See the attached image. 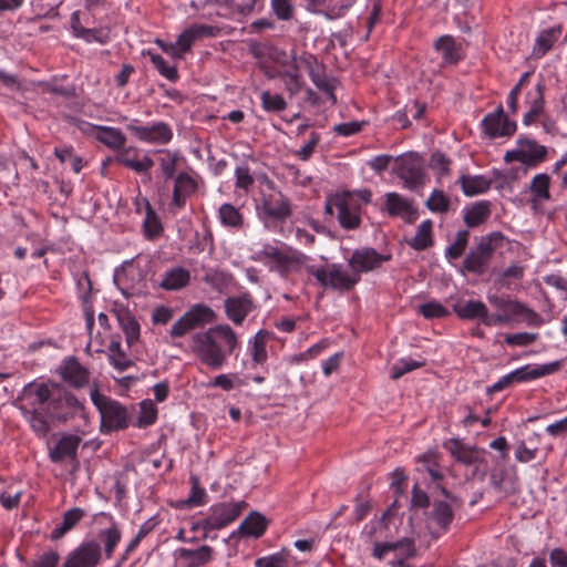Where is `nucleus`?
<instances>
[{
	"label": "nucleus",
	"instance_id": "obj_20",
	"mask_svg": "<svg viewBox=\"0 0 567 567\" xmlns=\"http://www.w3.org/2000/svg\"><path fill=\"white\" fill-rule=\"evenodd\" d=\"M443 65H455L465 56L464 45L451 35H442L434 43Z\"/></svg>",
	"mask_w": 567,
	"mask_h": 567
},
{
	"label": "nucleus",
	"instance_id": "obj_11",
	"mask_svg": "<svg viewBox=\"0 0 567 567\" xmlns=\"http://www.w3.org/2000/svg\"><path fill=\"white\" fill-rule=\"evenodd\" d=\"M454 518V512L447 499L434 501L426 513V528L432 537L437 538L447 530Z\"/></svg>",
	"mask_w": 567,
	"mask_h": 567
},
{
	"label": "nucleus",
	"instance_id": "obj_64",
	"mask_svg": "<svg viewBox=\"0 0 567 567\" xmlns=\"http://www.w3.org/2000/svg\"><path fill=\"white\" fill-rule=\"evenodd\" d=\"M257 567H287L288 560L287 555L280 553L270 555L267 557H261L256 560Z\"/></svg>",
	"mask_w": 567,
	"mask_h": 567
},
{
	"label": "nucleus",
	"instance_id": "obj_17",
	"mask_svg": "<svg viewBox=\"0 0 567 567\" xmlns=\"http://www.w3.org/2000/svg\"><path fill=\"white\" fill-rule=\"evenodd\" d=\"M389 256L377 252L373 248L357 249L349 259V266L353 274L360 276L361 272H368L379 268L384 261L389 260Z\"/></svg>",
	"mask_w": 567,
	"mask_h": 567
},
{
	"label": "nucleus",
	"instance_id": "obj_26",
	"mask_svg": "<svg viewBox=\"0 0 567 567\" xmlns=\"http://www.w3.org/2000/svg\"><path fill=\"white\" fill-rule=\"evenodd\" d=\"M561 367V361H553L545 364H526L513 370L516 382H527L536 380L557 372Z\"/></svg>",
	"mask_w": 567,
	"mask_h": 567
},
{
	"label": "nucleus",
	"instance_id": "obj_60",
	"mask_svg": "<svg viewBox=\"0 0 567 567\" xmlns=\"http://www.w3.org/2000/svg\"><path fill=\"white\" fill-rule=\"evenodd\" d=\"M419 311L426 319L444 318L450 315L449 310L437 301L421 305Z\"/></svg>",
	"mask_w": 567,
	"mask_h": 567
},
{
	"label": "nucleus",
	"instance_id": "obj_3",
	"mask_svg": "<svg viewBox=\"0 0 567 567\" xmlns=\"http://www.w3.org/2000/svg\"><path fill=\"white\" fill-rule=\"evenodd\" d=\"M254 259L268 265L270 269H275L284 276L300 269L308 258L287 246L266 243L255 250Z\"/></svg>",
	"mask_w": 567,
	"mask_h": 567
},
{
	"label": "nucleus",
	"instance_id": "obj_30",
	"mask_svg": "<svg viewBox=\"0 0 567 567\" xmlns=\"http://www.w3.org/2000/svg\"><path fill=\"white\" fill-rule=\"evenodd\" d=\"M388 517L389 513L385 512L381 517L371 519L364 525L361 538L369 544L388 539L390 537V528L386 523Z\"/></svg>",
	"mask_w": 567,
	"mask_h": 567
},
{
	"label": "nucleus",
	"instance_id": "obj_44",
	"mask_svg": "<svg viewBox=\"0 0 567 567\" xmlns=\"http://www.w3.org/2000/svg\"><path fill=\"white\" fill-rule=\"evenodd\" d=\"M109 361L121 372L127 370L133 364V361L122 349L121 342L117 340H112L109 344Z\"/></svg>",
	"mask_w": 567,
	"mask_h": 567
},
{
	"label": "nucleus",
	"instance_id": "obj_59",
	"mask_svg": "<svg viewBox=\"0 0 567 567\" xmlns=\"http://www.w3.org/2000/svg\"><path fill=\"white\" fill-rule=\"evenodd\" d=\"M75 37L85 40L86 42H99L105 43L107 41V35L102 30L97 29H86L83 27L72 25Z\"/></svg>",
	"mask_w": 567,
	"mask_h": 567
},
{
	"label": "nucleus",
	"instance_id": "obj_36",
	"mask_svg": "<svg viewBox=\"0 0 567 567\" xmlns=\"http://www.w3.org/2000/svg\"><path fill=\"white\" fill-rule=\"evenodd\" d=\"M23 414L32 430L39 436H45L50 430L49 420L50 417L45 414L44 410L40 406H30L24 409Z\"/></svg>",
	"mask_w": 567,
	"mask_h": 567
},
{
	"label": "nucleus",
	"instance_id": "obj_16",
	"mask_svg": "<svg viewBox=\"0 0 567 567\" xmlns=\"http://www.w3.org/2000/svg\"><path fill=\"white\" fill-rule=\"evenodd\" d=\"M483 132L491 138L511 136L516 131V123L511 121L499 107L487 114L482 121Z\"/></svg>",
	"mask_w": 567,
	"mask_h": 567
},
{
	"label": "nucleus",
	"instance_id": "obj_49",
	"mask_svg": "<svg viewBox=\"0 0 567 567\" xmlns=\"http://www.w3.org/2000/svg\"><path fill=\"white\" fill-rule=\"evenodd\" d=\"M158 164L166 178H172L176 172L179 153L171 150H159Z\"/></svg>",
	"mask_w": 567,
	"mask_h": 567
},
{
	"label": "nucleus",
	"instance_id": "obj_42",
	"mask_svg": "<svg viewBox=\"0 0 567 567\" xmlns=\"http://www.w3.org/2000/svg\"><path fill=\"white\" fill-rule=\"evenodd\" d=\"M491 215L488 202H478L465 210L464 221L468 227L483 224Z\"/></svg>",
	"mask_w": 567,
	"mask_h": 567
},
{
	"label": "nucleus",
	"instance_id": "obj_24",
	"mask_svg": "<svg viewBox=\"0 0 567 567\" xmlns=\"http://www.w3.org/2000/svg\"><path fill=\"white\" fill-rule=\"evenodd\" d=\"M252 308V299L248 295L233 296L225 300L226 316L236 326L243 324Z\"/></svg>",
	"mask_w": 567,
	"mask_h": 567
},
{
	"label": "nucleus",
	"instance_id": "obj_54",
	"mask_svg": "<svg viewBox=\"0 0 567 567\" xmlns=\"http://www.w3.org/2000/svg\"><path fill=\"white\" fill-rule=\"evenodd\" d=\"M467 230H461L456 234L453 244H451L445 250V256L450 261L455 260L463 255L467 245Z\"/></svg>",
	"mask_w": 567,
	"mask_h": 567
},
{
	"label": "nucleus",
	"instance_id": "obj_61",
	"mask_svg": "<svg viewBox=\"0 0 567 567\" xmlns=\"http://www.w3.org/2000/svg\"><path fill=\"white\" fill-rule=\"evenodd\" d=\"M238 377L234 373H223L216 375L208 384V388H220L224 391H231L239 385Z\"/></svg>",
	"mask_w": 567,
	"mask_h": 567
},
{
	"label": "nucleus",
	"instance_id": "obj_15",
	"mask_svg": "<svg viewBox=\"0 0 567 567\" xmlns=\"http://www.w3.org/2000/svg\"><path fill=\"white\" fill-rule=\"evenodd\" d=\"M453 311L456 316L464 320H476L478 319L483 324L487 327H495V323L502 320L497 317H489L486 305L480 300H465L458 301L453 306Z\"/></svg>",
	"mask_w": 567,
	"mask_h": 567
},
{
	"label": "nucleus",
	"instance_id": "obj_19",
	"mask_svg": "<svg viewBox=\"0 0 567 567\" xmlns=\"http://www.w3.org/2000/svg\"><path fill=\"white\" fill-rule=\"evenodd\" d=\"M100 558V545L95 542H87L73 550L63 567H95Z\"/></svg>",
	"mask_w": 567,
	"mask_h": 567
},
{
	"label": "nucleus",
	"instance_id": "obj_32",
	"mask_svg": "<svg viewBox=\"0 0 567 567\" xmlns=\"http://www.w3.org/2000/svg\"><path fill=\"white\" fill-rule=\"evenodd\" d=\"M302 61L307 66L312 83L317 86L318 90L329 94L332 102L336 103L337 100L332 93L334 86L332 82L321 73V66L317 60L313 56H308Z\"/></svg>",
	"mask_w": 567,
	"mask_h": 567
},
{
	"label": "nucleus",
	"instance_id": "obj_38",
	"mask_svg": "<svg viewBox=\"0 0 567 567\" xmlns=\"http://www.w3.org/2000/svg\"><path fill=\"white\" fill-rule=\"evenodd\" d=\"M95 137L110 148L120 151L126 143L125 135L116 127L96 126Z\"/></svg>",
	"mask_w": 567,
	"mask_h": 567
},
{
	"label": "nucleus",
	"instance_id": "obj_18",
	"mask_svg": "<svg viewBox=\"0 0 567 567\" xmlns=\"http://www.w3.org/2000/svg\"><path fill=\"white\" fill-rule=\"evenodd\" d=\"M115 161L137 174L147 173L154 166L153 158L147 154H142V152L134 146H123L117 152Z\"/></svg>",
	"mask_w": 567,
	"mask_h": 567
},
{
	"label": "nucleus",
	"instance_id": "obj_47",
	"mask_svg": "<svg viewBox=\"0 0 567 567\" xmlns=\"http://www.w3.org/2000/svg\"><path fill=\"white\" fill-rule=\"evenodd\" d=\"M248 352L256 364H264L267 361V349L262 331H258L255 337L248 341Z\"/></svg>",
	"mask_w": 567,
	"mask_h": 567
},
{
	"label": "nucleus",
	"instance_id": "obj_6",
	"mask_svg": "<svg viewBox=\"0 0 567 567\" xmlns=\"http://www.w3.org/2000/svg\"><path fill=\"white\" fill-rule=\"evenodd\" d=\"M91 399L100 412L105 431H116L128 425V414L122 404L101 395L97 390L91 391Z\"/></svg>",
	"mask_w": 567,
	"mask_h": 567
},
{
	"label": "nucleus",
	"instance_id": "obj_51",
	"mask_svg": "<svg viewBox=\"0 0 567 567\" xmlns=\"http://www.w3.org/2000/svg\"><path fill=\"white\" fill-rule=\"evenodd\" d=\"M99 537L104 545L105 556L110 558L121 540L120 529L115 525H112L110 528L101 530Z\"/></svg>",
	"mask_w": 567,
	"mask_h": 567
},
{
	"label": "nucleus",
	"instance_id": "obj_35",
	"mask_svg": "<svg viewBox=\"0 0 567 567\" xmlns=\"http://www.w3.org/2000/svg\"><path fill=\"white\" fill-rule=\"evenodd\" d=\"M189 271L183 267H174L165 271L161 287L165 290H178L188 285Z\"/></svg>",
	"mask_w": 567,
	"mask_h": 567
},
{
	"label": "nucleus",
	"instance_id": "obj_56",
	"mask_svg": "<svg viewBox=\"0 0 567 567\" xmlns=\"http://www.w3.org/2000/svg\"><path fill=\"white\" fill-rule=\"evenodd\" d=\"M151 61L162 76L169 81L177 80L178 72L176 66L168 64L162 55L151 53Z\"/></svg>",
	"mask_w": 567,
	"mask_h": 567
},
{
	"label": "nucleus",
	"instance_id": "obj_43",
	"mask_svg": "<svg viewBox=\"0 0 567 567\" xmlns=\"http://www.w3.org/2000/svg\"><path fill=\"white\" fill-rule=\"evenodd\" d=\"M385 206L390 215L410 216L413 213L411 203L396 193H388L385 196Z\"/></svg>",
	"mask_w": 567,
	"mask_h": 567
},
{
	"label": "nucleus",
	"instance_id": "obj_10",
	"mask_svg": "<svg viewBox=\"0 0 567 567\" xmlns=\"http://www.w3.org/2000/svg\"><path fill=\"white\" fill-rule=\"evenodd\" d=\"M395 163V173L404 182L405 187L414 189L424 184L425 173L421 156L411 153L396 157Z\"/></svg>",
	"mask_w": 567,
	"mask_h": 567
},
{
	"label": "nucleus",
	"instance_id": "obj_1",
	"mask_svg": "<svg viewBox=\"0 0 567 567\" xmlns=\"http://www.w3.org/2000/svg\"><path fill=\"white\" fill-rule=\"evenodd\" d=\"M239 346L237 333L226 323L197 331L192 334L189 341L190 353L210 371L221 370Z\"/></svg>",
	"mask_w": 567,
	"mask_h": 567
},
{
	"label": "nucleus",
	"instance_id": "obj_58",
	"mask_svg": "<svg viewBox=\"0 0 567 567\" xmlns=\"http://www.w3.org/2000/svg\"><path fill=\"white\" fill-rule=\"evenodd\" d=\"M235 186L236 188L243 189L248 193L254 185V177L250 173L248 165L243 164L235 169Z\"/></svg>",
	"mask_w": 567,
	"mask_h": 567
},
{
	"label": "nucleus",
	"instance_id": "obj_48",
	"mask_svg": "<svg viewBox=\"0 0 567 567\" xmlns=\"http://www.w3.org/2000/svg\"><path fill=\"white\" fill-rule=\"evenodd\" d=\"M121 328L125 334L128 347H132L140 339V323L130 313L123 315L118 318Z\"/></svg>",
	"mask_w": 567,
	"mask_h": 567
},
{
	"label": "nucleus",
	"instance_id": "obj_8",
	"mask_svg": "<svg viewBox=\"0 0 567 567\" xmlns=\"http://www.w3.org/2000/svg\"><path fill=\"white\" fill-rule=\"evenodd\" d=\"M268 193L261 194V212L272 220L284 221L291 216V205L289 199L275 187L274 182L266 179Z\"/></svg>",
	"mask_w": 567,
	"mask_h": 567
},
{
	"label": "nucleus",
	"instance_id": "obj_46",
	"mask_svg": "<svg viewBox=\"0 0 567 567\" xmlns=\"http://www.w3.org/2000/svg\"><path fill=\"white\" fill-rule=\"evenodd\" d=\"M431 231H432L431 220H429V219L423 220L419 225L416 234L412 238L408 239V244L416 250L426 249L432 244Z\"/></svg>",
	"mask_w": 567,
	"mask_h": 567
},
{
	"label": "nucleus",
	"instance_id": "obj_62",
	"mask_svg": "<svg viewBox=\"0 0 567 567\" xmlns=\"http://www.w3.org/2000/svg\"><path fill=\"white\" fill-rule=\"evenodd\" d=\"M450 200L442 190H433L426 202L427 208L433 213H445L449 209Z\"/></svg>",
	"mask_w": 567,
	"mask_h": 567
},
{
	"label": "nucleus",
	"instance_id": "obj_37",
	"mask_svg": "<svg viewBox=\"0 0 567 567\" xmlns=\"http://www.w3.org/2000/svg\"><path fill=\"white\" fill-rule=\"evenodd\" d=\"M266 527V518L259 513H251L241 522L236 533L257 538L265 533Z\"/></svg>",
	"mask_w": 567,
	"mask_h": 567
},
{
	"label": "nucleus",
	"instance_id": "obj_40",
	"mask_svg": "<svg viewBox=\"0 0 567 567\" xmlns=\"http://www.w3.org/2000/svg\"><path fill=\"white\" fill-rule=\"evenodd\" d=\"M559 34L560 27L543 30L535 41L533 55L535 58H543L551 49Z\"/></svg>",
	"mask_w": 567,
	"mask_h": 567
},
{
	"label": "nucleus",
	"instance_id": "obj_9",
	"mask_svg": "<svg viewBox=\"0 0 567 567\" xmlns=\"http://www.w3.org/2000/svg\"><path fill=\"white\" fill-rule=\"evenodd\" d=\"M126 127L136 138L153 145H166L174 135L171 125L162 121L142 125L137 118H133Z\"/></svg>",
	"mask_w": 567,
	"mask_h": 567
},
{
	"label": "nucleus",
	"instance_id": "obj_2",
	"mask_svg": "<svg viewBox=\"0 0 567 567\" xmlns=\"http://www.w3.org/2000/svg\"><path fill=\"white\" fill-rule=\"evenodd\" d=\"M24 399L30 406H40L55 421L68 420L81 408L78 399L56 383H29Z\"/></svg>",
	"mask_w": 567,
	"mask_h": 567
},
{
	"label": "nucleus",
	"instance_id": "obj_57",
	"mask_svg": "<svg viewBox=\"0 0 567 567\" xmlns=\"http://www.w3.org/2000/svg\"><path fill=\"white\" fill-rule=\"evenodd\" d=\"M157 417V408L151 400H144L140 403V416L137 419L138 426H147L153 424Z\"/></svg>",
	"mask_w": 567,
	"mask_h": 567
},
{
	"label": "nucleus",
	"instance_id": "obj_14",
	"mask_svg": "<svg viewBox=\"0 0 567 567\" xmlns=\"http://www.w3.org/2000/svg\"><path fill=\"white\" fill-rule=\"evenodd\" d=\"M487 300L489 305L497 310L495 313H489V317H497L502 319L495 323V327L507 324L515 318L532 312L523 303L496 295H488Z\"/></svg>",
	"mask_w": 567,
	"mask_h": 567
},
{
	"label": "nucleus",
	"instance_id": "obj_41",
	"mask_svg": "<svg viewBox=\"0 0 567 567\" xmlns=\"http://www.w3.org/2000/svg\"><path fill=\"white\" fill-rule=\"evenodd\" d=\"M83 516L84 511L79 507L66 511L63 515L62 522L52 530V539H59L63 537L69 530L76 526Z\"/></svg>",
	"mask_w": 567,
	"mask_h": 567
},
{
	"label": "nucleus",
	"instance_id": "obj_27",
	"mask_svg": "<svg viewBox=\"0 0 567 567\" xmlns=\"http://www.w3.org/2000/svg\"><path fill=\"white\" fill-rule=\"evenodd\" d=\"M444 447L456 461L465 465L476 464L482 460V453L477 449L466 445L457 439L449 440L444 443Z\"/></svg>",
	"mask_w": 567,
	"mask_h": 567
},
{
	"label": "nucleus",
	"instance_id": "obj_5",
	"mask_svg": "<svg viewBox=\"0 0 567 567\" xmlns=\"http://www.w3.org/2000/svg\"><path fill=\"white\" fill-rule=\"evenodd\" d=\"M306 270L323 289L349 291L360 281L358 274L347 271L339 264H326L320 267L307 265Z\"/></svg>",
	"mask_w": 567,
	"mask_h": 567
},
{
	"label": "nucleus",
	"instance_id": "obj_55",
	"mask_svg": "<svg viewBox=\"0 0 567 567\" xmlns=\"http://www.w3.org/2000/svg\"><path fill=\"white\" fill-rule=\"evenodd\" d=\"M429 167L437 175V179L450 174L451 159L441 152L432 153Z\"/></svg>",
	"mask_w": 567,
	"mask_h": 567
},
{
	"label": "nucleus",
	"instance_id": "obj_50",
	"mask_svg": "<svg viewBox=\"0 0 567 567\" xmlns=\"http://www.w3.org/2000/svg\"><path fill=\"white\" fill-rule=\"evenodd\" d=\"M261 106L266 112L278 113L287 109V102L282 95L262 91L260 93Z\"/></svg>",
	"mask_w": 567,
	"mask_h": 567
},
{
	"label": "nucleus",
	"instance_id": "obj_21",
	"mask_svg": "<svg viewBox=\"0 0 567 567\" xmlns=\"http://www.w3.org/2000/svg\"><path fill=\"white\" fill-rule=\"evenodd\" d=\"M80 437L76 435L62 436L54 447L49 452V457L53 463H62L65 460H71L74 468L79 465L78 449L80 445Z\"/></svg>",
	"mask_w": 567,
	"mask_h": 567
},
{
	"label": "nucleus",
	"instance_id": "obj_13",
	"mask_svg": "<svg viewBox=\"0 0 567 567\" xmlns=\"http://www.w3.org/2000/svg\"><path fill=\"white\" fill-rule=\"evenodd\" d=\"M495 234L482 237L480 243L473 248L465 257L463 261V268L473 274H483L487 262L489 261L494 247L492 239Z\"/></svg>",
	"mask_w": 567,
	"mask_h": 567
},
{
	"label": "nucleus",
	"instance_id": "obj_52",
	"mask_svg": "<svg viewBox=\"0 0 567 567\" xmlns=\"http://www.w3.org/2000/svg\"><path fill=\"white\" fill-rule=\"evenodd\" d=\"M423 365L424 361L414 360L412 358H402L391 367V378L393 380H398L405 373L411 372Z\"/></svg>",
	"mask_w": 567,
	"mask_h": 567
},
{
	"label": "nucleus",
	"instance_id": "obj_39",
	"mask_svg": "<svg viewBox=\"0 0 567 567\" xmlns=\"http://www.w3.org/2000/svg\"><path fill=\"white\" fill-rule=\"evenodd\" d=\"M458 183L466 196L483 194L491 187V181L482 175H462Z\"/></svg>",
	"mask_w": 567,
	"mask_h": 567
},
{
	"label": "nucleus",
	"instance_id": "obj_53",
	"mask_svg": "<svg viewBox=\"0 0 567 567\" xmlns=\"http://www.w3.org/2000/svg\"><path fill=\"white\" fill-rule=\"evenodd\" d=\"M145 236L150 239L157 237L162 233V224L152 209L150 204L146 202V216L143 223Z\"/></svg>",
	"mask_w": 567,
	"mask_h": 567
},
{
	"label": "nucleus",
	"instance_id": "obj_34",
	"mask_svg": "<svg viewBox=\"0 0 567 567\" xmlns=\"http://www.w3.org/2000/svg\"><path fill=\"white\" fill-rule=\"evenodd\" d=\"M550 177L546 173L536 174L529 184L532 193V203L534 205L544 203L550 199Z\"/></svg>",
	"mask_w": 567,
	"mask_h": 567
},
{
	"label": "nucleus",
	"instance_id": "obj_4",
	"mask_svg": "<svg viewBox=\"0 0 567 567\" xmlns=\"http://www.w3.org/2000/svg\"><path fill=\"white\" fill-rule=\"evenodd\" d=\"M324 212L336 216L346 230L357 229L361 224V204L358 203L355 194L348 190L330 195L326 200Z\"/></svg>",
	"mask_w": 567,
	"mask_h": 567
},
{
	"label": "nucleus",
	"instance_id": "obj_12",
	"mask_svg": "<svg viewBox=\"0 0 567 567\" xmlns=\"http://www.w3.org/2000/svg\"><path fill=\"white\" fill-rule=\"evenodd\" d=\"M245 504L237 503H223L210 508V513L203 520L205 530L221 529L233 523L240 514Z\"/></svg>",
	"mask_w": 567,
	"mask_h": 567
},
{
	"label": "nucleus",
	"instance_id": "obj_7",
	"mask_svg": "<svg viewBox=\"0 0 567 567\" xmlns=\"http://www.w3.org/2000/svg\"><path fill=\"white\" fill-rule=\"evenodd\" d=\"M215 311L203 303L192 306L171 328L169 336L172 338H181L186 336L194 329L212 323L216 320Z\"/></svg>",
	"mask_w": 567,
	"mask_h": 567
},
{
	"label": "nucleus",
	"instance_id": "obj_63",
	"mask_svg": "<svg viewBox=\"0 0 567 567\" xmlns=\"http://www.w3.org/2000/svg\"><path fill=\"white\" fill-rule=\"evenodd\" d=\"M271 9L280 20H290L293 16V8L290 0H270Z\"/></svg>",
	"mask_w": 567,
	"mask_h": 567
},
{
	"label": "nucleus",
	"instance_id": "obj_25",
	"mask_svg": "<svg viewBox=\"0 0 567 567\" xmlns=\"http://www.w3.org/2000/svg\"><path fill=\"white\" fill-rule=\"evenodd\" d=\"M59 373L63 381L74 388H81L89 382V371L75 359L70 358L62 362Z\"/></svg>",
	"mask_w": 567,
	"mask_h": 567
},
{
	"label": "nucleus",
	"instance_id": "obj_28",
	"mask_svg": "<svg viewBox=\"0 0 567 567\" xmlns=\"http://www.w3.org/2000/svg\"><path fill=\"white\" fill-rule=\"evenodd\" d=\"M214 28L206 24H193L185 29L177 38L176 44L181 55L190 50L197 39L214 37Z\"/></svg>",
	"mask_w": 567,
	"mask_h": 567
},
{
	"label": "nucleus",
	"instance_id": "obj_31",
	"mask_svg": "<svg viewBox=\"0 0 567 567\" xmlns=\"http://www.w3.org/2000/svg\"><path fill=\"white\" fill-rule=\"evenodd\" d=\"M175 557L186 567H199L212 559V548L207 545L197 549L178 548L175 550Z\"/></svg>",
	"mask_w": 567,
	"mask_h": 567
},
{
	"label": "nucleus",
	"instance_id": "obj_23",
	"mask_svg": "<svg viewBox=\"0 0 567 567\" xmlns=\"http://www.w3.org/2000/svg\"><path fill=\"white\" fill-rule=\"evenodd\" d=\"M545 85L540 81L530 91L526 93L525 104L528 107L524 114L523 123L529 126L536 122V120L544 113L545 99H544Z\"/></svg>",
	"mask_w": 567,
	"mask_h": 567
},
{
	"label": "nucleus",
	"instance_id": "obj_22",
	"mask_svg": "<svg viewBox=\"0 0 567 567\" xmlns=\"http://www.w3.org/2000/svg\"><path fill=\"white\" fill-rule=\"evenodd\" d=\"M197 181L186 172L177 174L174 179L172 208L181 209L185 206L186 199L197 190Z\"/></svg>",
	"mask_w": 567,
	"mask_h": 567
},
{
	"label": "nucleus",
	"instance_id": "obj_33",
	"mask_svg": "<svg viewBox=\"0 0 567 567\" xmlns=\"http://www.w3.org/2000/svg\"><path fill=\"white\" fill-rule=\"evenodd\" d=\"M218 218L221 226L226 228L241 230L245 227V219L241 212L229 203H224L219 206Z\"/></svg>",
	"mask_w": 567,
	"mask_h": 567
},
{
	"label": "nucleus",
	"instance_id": "obj_29",
	"mask_svg": "<svg viewBox=\"0 0 567 567\" xmlns=\"http://www.w3.org/2000/svg\"><path fill=\"white\" fill-rule=\"evenodd\" d=\"M517 146H519V162L528 166H536L542 163L547 154L546 147L533 140L518 138Z\"/></svg>",
	"mask_w": 567,
	"mask_h": 567
},
{
	"label": "nucleus",
	"instance_id": "obj_45",
	"mask_svg": "<svg viewBox=\"0 0 567 567\" xmlns=\"http://www.w3.org/2000/svg\"><path fill=\"white\" fill-rule=\"evenodd\" d=\"M280 79L284 82L285 87L289 92L290 96H293L301 91L303 80L296 64L288 66L285 71H282L280 73Z\"/></svg>",
	"mask_w": 567,
	"mask_h": 567
}]
</instances>
